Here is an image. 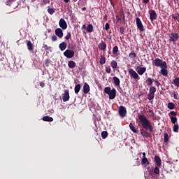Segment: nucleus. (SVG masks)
I'll use <instances>...</instances> for the list:
<instances>
[{
	"mask_svg": "<svg viewBox=\"0 0 179 179\" xmlns=\"http://www.w3.org/2000/svg\"><path fill=\"white\" fill-rule=\"evenodd\" d=\"M129 127L131 131L134 132V134H138V132H139V131H138V129L135 128V126L134 125V124H132V122L129 124Z\"/></svg>",
	"mask_w": 179,
	"mask_h": 179,
	"instance_id": "6ab92c4d",
	"label": "nucleus"
},
{
	"mask_svg": "<svg viewBox=\"0 0 179 179\" xmlns=\"http://www.w3.org/2000/svg\"><path fill=\"white\" fill-rule=\"evenodd\" d=\"M167 107L169 110H174V108H176V104H174L173 102H169Z\"/></svg>",
	"mask_w": 179,
	"mask_h": 179,
	"instance_id": "a878e982",
	"label": "nucleus"
},
{
	"mask_svg": "<svg viewBox=\"0 0 179 179\" xmlns=\"http://www.w3.org/2000/svg\"><path fill=\"white\" fill-rule=\"evenodd\" d=\"M138 160H139V159H137V161H136V166H139V164H140V162H139V161H138Z\"/></svg>",
	"mask_w": 179,
	"mask_h": 179,
	"instance_id": "13d9d810",
	"label": "nucleus"
},
{
	"mask_svg": "<svg viewBox=\"0 0 179 179\" xmlns=\"http://www.w3.org/2000/svg\"><path fill=\"white\" fill-rule=\"evenodd\" d=\"M169 117H177V112L172 110L169 113Z\"/></svg>",
	"mask_w": 179,
	"mask_h": 179,
	"instance_id": "a19ab883",
	"label": "nucleus"
},
{
	"mask_svg": "<svg viewBox=\"0 0 179 179\" xmlns=\"http://www.w3.org/2000/svg\"><path fill=\"white\" fill-rule=\"evenodd\" d=\"M69 99H71V96H69V90H66L62 94V100L64 103H65L69 101Z\"/></svg>",
	"mask_w": 179,
	"mask_h": 179,
	"instance_id": "6e6552de",
	"label": "nucleus"
},
{
	"mask_svg": "<svg viewBox=\"0 0 179 179\" xmlns=\"http://www.w3.org/2000/svg\"><path fill=\"white\" fill-rule=\"evenodd\" d=\"M178 129H179L178 124H174L173 127V132H176V134L178 133Z\"/></svg>",
	"mask_w": 179,
	"mask_h": 179,
	"instance_id": "c9c22d12",
	"label": "nucleus"
},
{
	"mask_svg": "<svg viewBox=\"0 0 179 179\" xmlns=\"http://www.w3.org/2000/svg\"><path fill=\"white\" fill-rule=\"evenodd\" d=\"M136 23L137 24V28L140 31H145V28L143 27V24H142V21H141V18L136 17Z\"/></svg>",
	"mask_w": 179,
	"mask_h": 179,
	"instance_id": "0eeeda50",
	"label": "nucleus"
},
{
	"mask_svg": "<svg viewBox=\"0 0 179 179\" xmlns=\"http://www.w3.org/2000/svg\"><path fill=\"white\" fill-rule=\"evenodd\" d=\"M107 136H108V133L106 131H103L101 132V137L103 139H106V138H107Z\"/></svg>",
	"mask_w": 179,
	"mask_h": 179,
	"instance_id": "e433bc0d",
	"label": "nucleus"
},
{
	"mask_svg": "<svg viewBox=\"0 0 179 179\" xmlns=\"http://www.w3.org/2000/svg\"><path fill=\"white\" fill-rule=\"evenodd\" d=\"M59 26L63 30H65L68 27V24H66V21L64 20L63 18H61L59 22Z\"/></svg>",
	"mask_w": 179,
	"mask_h": 179,
	"instance_id": "1a4fd4ad",
	"label": "nucleus"
},
{
	"mask_svg": "<svg viewBox=\"0 0 179 179\" xmlns=\"http://www.w3.org/2000/svg\"><path fill=\"white\" fill-rule=\"evenodd\" d=\"M41 87H44L45 86V84L44 83H40Z\"/></svg>",
	"mask_w": 179,
	"mask_h": 179,
	"instance_id": "5fc2aeb1",
	"label": "nucleus"
},
{
	"mask_svg": "<svg viewBox=\"0 0 179 179\" xmlns=\"http://www.w3.org/2000/svg\"><path fill=\"white\" fill-rule=\"evenodd\" d=\"M150 0H143V3H149Z\"/></svg>",
	"mask_w": 179,
	"mask_h": 179,
	"instance_id": "6e6d98bb",
	"label": "nucleus"
},
{
	"mask_svg": "<svg viewBox=\"0 0 179 179\" xmlns=\"http://www.w3.org/2000/svg\"><path fill=\"white\" fill-rule=\"evenodd\" d=\"M52 41H57L58 40V38L57 37V36L53 35L51 38Z\"/></svg>",
	"mask_w": 179,
	"mask_h": 179,
	"instance_id": "de8ad7c7",
	"label": "nucleus"
},
{
	"mask_svg": "<svg viewBox=\"0 0 179 179\" xmlns=\"http://www.w3.org/2000/svg\"><path fill=\"white\" fill-rule=\"evenodd\" d=\"M156 92V87H150L149 90V93H151L152 94H155V92Z\"/></svg>",
	"mask_w": 179,
	"mask_h": 179,
	"instance_id": "ea45409f",
	"label": "nucleus"
},
{
	"mask_svg": "<svg viewBox=\"0 0 179 179\" xmlns=\"http://www.w3.org/2000/svg\"><path fill=\"white\" fill-rule=\"evenodd\" d=\"M66 42H62L59 45V48L61 50V51H64L66 50Z\"/></svg>",
	"mask_w": 179,
	"mask_h": 179,
	"instance_id": "aec40b11",
	"label": "nucleus"
},
{
	"mask_svg": "<svg viewBox=\"0 0 179 179\" xmlns=\"http://www.w3.org/2000/svg\"><path fill=\"white\" fill-rule=\"evenodd\" d=\"M99 49L101 51H106L107 48V43L103 41H101V43L99 44Z\"/></svg>",
	"mask_w": 179,
	"mask_h": 179,
	"instance_id": "4468645a",
	"label": "nucleus"
},
{
	"mask_svg": "<svg viewBox=\"0 0 179 179\" xmlns=\"http://www.w3.org/2000/svg\"><path fill=\"white\" fill-rule=\"evenodd\" d=\"M68 66L70 68V69H73V68L76 66V63L73 60H70L68 62Z\"/></svg>",
	"mask_w": 179,
	"mask_h": 179,
	"instance_id": "a211bd4d",
	"label": "nucleus"
},
{
	"mask_svg": "<svg viewBox=\"0 0 179 179\" xmlns=\"http://www.w3.org/2000/svg\"><path fill=\"white\" fill-rule=\"evenodd\" d=\"M129 58H131L132 59L136 58V53H135L134 52H131L129 54Z\"/></svg>",
	"mask_w": 179,
	"mask_h": 179,
	"instance_id": "58836bf2",
	"label": "nucleus"
},
{
	"mask_svg": "<svg viewBox=\"0 0 179 179\" xmlns=\"http://www.w3.org/2000/svg\"><path fill=\"white\" fill-rule=\"evenodd\" d=\"M155 162L156 166L157 167H161V166H162V159H160V157L156 155L155 157Z\"/></svg>",
	"mask_w": 179,
	"mask_h": 179,
	"instance_id": "dca6fc26",
	"label": "nucleus"
},
{
	"mask_svg": "<svg viewBox=\"0 0 179 179\" xmlns=\"http://www.w3.org/2000/svg\"><path fill=\"white\" fill-rule=\"evenodd\" d=\"M112 52L113 55H118V46L115 45L113 47Z\"/></svg>",
	"mask_w": 179,
	"mask_h": 179,
	"instance_id": "c85d7f7f",
	"label": "nucleus"
},
{
	"mask_svg": "<svg viewBox=\"0 0 179 179\" xmlns=\"http://www.w3.org/2000/svg\"><path fill=\"white\" fill-rule=\"evenodd\" d=\"M106 72H107V73H111V68L108 66L107 67H106Z\"/></svg>",
	"mask_w": 179,
	"mask_h": 179,
	"instance_id": "49530a36",
	"label": "nucleus"
},
{
	"mask_svg": "<svg viewBox=\"0 0 179 179\" xmlns=\"http://www.w3.org/2000/svg\"><path fill=\"white\" fill-rule=\"evenodd\" d=\"M117 62L115 60H113L110 62V66L113 68V69H117Z\"/></svg>",
	"mask_w": 179,
	"mask_h": 179,
	"instance_id": "cd10ccee",
	"label": "nucleus"
},
{
	"mask_svg": "<svg viewBox=\"0 0 179 179\" xmlns=\"http://www.w3.org/2000/svg\"><path fill=\"white\" fill-rule=\"evenodd\" d=\"M80 84H77L75 87H74V92L76 93V94H78V93H79V92H80Z\"/></svg>",
	"mask_w": 179,
	"mask_h": 179,
	"instance_id": "393cba45",
	"label": "nucleus"
},
{
	"mask_svg": "<svg viewBox=\"0 0 179 179\" xmlns=\"http://www.w3.org/2000/svg\"><path fill=\"white\" fill-rule=\"evenodd\" d=\"M121 20V18H118V19H117V20Z\"/></svg>",
	"mask_w": 179,
	"mask_h": 179,
	"instance_id": "774afa93",
	"label": "nucleus"
},
{
	"mask_svg": "<svg viewBox=\"0 0 179 179\" xmlns=\"http://www.w3.org/2000/svg\"><path fill=\"white\" fill-rule=\"evenodd\" d=\"M104 93L108 94L110 100H114L115 99V96H117V90L115 88H113L110 87H106L104 88Z\"/></svg>",
	"mask_w": 179,
	"mask_h": 179,
	"instance_id": "f03ea898",
	"label": "nucleus"
},
{
	"mask_svg": "<svg viewBox=\"0 0 179 179\" xmlns=\"http://www.w3.org/2000/svg\"><path fill=\"white\" fill-rule=\"evenodd\" d=\"M173 99H175V100H178V96H177V94H176V92H173Z\"/></svg>",
	"mask_w": 179,
	"mask_h": 179,
	"instance_id": "864d4df0",
	"label": "nucleus"
},
{
	"mask_svg": "<svg viewBox=\"0 0 179 179\" xmlns=\"http://www.w3.org/2000/svg\"><path fill=\"white\" fill-rule=\"evenodd\" d=\"M15 5H16V2L15 1H13L10 3V6L13 8V9H16V6H15Z\"/></svg>",
	"mask_w": 179,
	"mask_h": 179,
	"instance_id": "a18cd8bd",
	"label": "nucleus"
},
{
	"mask_svg": "<svg viewBox=\"0 0 179 179\" xmlns=\"http://www.w3.org/2000/svg\"><path fill=\"white\" fill-rule=\"evenodd\" d=\"M119 115L122 118L127 115V108H125L124 106H120L119 107Z\"/></svg>",
	"mask_w": 179,
	"mask_h": 179,
	"instance_id": "9d476101",
	"label": "nucleus"
},
{
	"mask_svg": "<svg viewBox=\"0 0 179 179\" xmlns=\"http://www.w3.org/2000/svg\"><path fill=\"white\" fill-rule=\"evenodd\" d=\"M42 48H43L45 51L48 50V46L46 44H43Z\"/></svg>",
	"mask_w": 179,
	"mask_h": 179,
	"instance_id": "8fccbe9b",
	"label": "nucleus"
},
{
	"mask_svg": "<svg viewBox=\"0 0 179 179\" xmlns=\"http://www.w3.org/2000/svg\"><path fill=\"white\" fill-rule=\"evenodd\" d=\"M82 29H86V25L85 24L83 25Z\"/></svg>",
	"mask_w": 179,
	"mask_h": 179,
	"instance_id": "e2e57ef3",
	"label": "nucleus"
},
{
	"mask_svg": "<svg viewBox=\"0 0 179 179\" xmlns=\"http://www.w3.org/2000/svg\"><path fill=\"white\" fill-rule=\"evenodd\" d=\"M155 99V94L149 92L148 94V99L150 101Z\"/></svg>",
	"mask_w": 179,
	"mask_h": 179,
	"instance_id": "f704fd0d",
	"label": "nucleus"
},
{
	"mask_svg": "<svg viewBox=\"0 0 179 179\" xmlns=\"http://www.w3.org/2000/svg\"><path fill=\"white\" fill-rule=\"evenodd\" d=\"M172 19H173L174 22H179V14L176 13L172 15Z\"/></svg>",
	"mask_w": 179,
	"mask_h": 179,
	"instance_id": "7c9ffc66",
	"label": "nucleus"
},
{
	"mask_svg": "<svg viewBox=\"0 0 179 179\" xmlns=\"http://www.w3.org/2000/svg\"><path fill=\"white\" fill-rule=\"evenodd\" d=\"M110 5H111L112 6H114V2H113V1H111V2H110Z\"/></svg>",
	"mask_w": 179,
	"mask_h": 179,
	"instance_id": "680f3d73",
	"label": "nucleus"
},
{
	"mask_svg": "<svg viewBox=\"0 0 179 179\" xmlns=\"http://www.w3.org/2000/svg\"><path fill=\"white\" fill-rule=\"evenodd\" d=\"M136 71L138 75L142 76V75L146 72V67L137 66Z\"/></svg>",
	"mask_w": 179,
	"mask_h": 179,
	"instance_id": "f8f14e48",
	"label": "nucleus"
},
{
	"mask_svg": "<svg viewBox=\"0 0 179 179\" xmlns=\"http://www.w3.org/2000/svg\"><path fill=\"white\" fill-rule=\"evenodd\" d=\"M148 113H153V110H149L148 111Z\"/></svg>",
	"mask_w": 179,
	"mask_h": 179,
	"instance_id": "0e129e2a",
	"label": "nucleus"
},
{
	"mask_svg": "<svg viewBox=\"0 0 179 179\" xmlns=\"http://www.w3.org/2000/svg\"><path fill=\"white\" fill-rule=\"evenodd\" d=\"M48 12L50 15H54L55 13V10L53 8H48Z\"/></svg>",
	"mask_w": 179,
	"mask_h": 179,
	"instance_id": "c03bdc74",
	"label": "nucleus"
},
{
	"mask_svg": "<svg viewBox=\"0 0 179 179\" xmlns=\"http://www.w3.org/2000/svg\"><path fill=\"white\" fill-rule=\"evenodd\" d=\"M90 92V86H89V84L87 83H84L83 85V93L85 94H87Z\"/></svg>",
	"mask_w": 179,
	"mask_h": 179,
	"instance_id": "2eb2a0df",
	"label": "nucleus"
},
{
	"mask_svg": "<svg viewBox=\"0 0 179 179\" xmlns=\"http://www.w3.org/2000/svg\"><path fill=\"white\" fill-rule=\"evenodd\" d=\"M124 27H121L120 28V33H121V34H124Z\"/></svg>",
	"mask_w": 179,
	"mask_h": 179,
	"instance_id": "603ef678",
	"label": "nucleus"
},
{
	"mask_svg": "<svg viewBox=\"0 0 179 179\" xmlns=\"http://www.w3.org/2000/svg\"><path fill=\"white\" fill-rule=\"evenodd\" d=\"M110 29V24L106 23L105 24V30H109Z\"/></svg>",
	"mask_w": 179,
	"mask_h": 179,
	"instance_id": "09e8293b",
	"label": "nucleus"
},
{
	"mask_svg": "<svg viewBox=\"0 0 179 179\" xmlns=\"http://www.w3.org/2000/svg\"><path fill=\"white\" fill-rule=\"evenodd\" d=\"M169 134L167 133H164V142H165V143H166V142H169Z\"/></svg>",
	"mask_w": 179,
	"mask_h": 179,
	"instance_id": "4c0bfd02",
	"label": "nucleus"
},
{
	"mask_svg": "<svg viewBox=\"0 0 179 179\" xmlns=\"http://www.w3.org/2000/svg\"><path fill=\"white\" fill-rule=\"evenodd\" d=\"M149 14L151 22H153V20H156V19L157 18V14L156 13V11L155 10H150L149 11Z\"/></svg>",
	"mask_w": 179,
	"mask_h": 179,
	"instance_id": "9b49d317",
	"label": "nucleus"
},
{
	"mask_svg": "<svg viewBox=\"0 0 179 179\" xmlns=\"http://www.w3.org/2000/svg\"><path fill=\"white\" fill-rule=\"evenodd\" d=\"M159 166H155V169H154V173L155 174H160V169H159Z\"/></svg>",
	"mask_w": 179,
	"mask_h": 179,
	"instance_id": "79ce46f5",
	"label": "nucleus"
},
{
	"mask_svg": "<svg viewBox=\"0 0 179 179\" xmlns=\"http://www.w3.org/2000/svg\"><path fill=\"white\" fill-rule=\"evenodd\" d=\"M43 121H45L47 122H52L54 121V118L50 116H45L43 117Z\"/></svg>",
	"mask_w": 179,
	"mask_h": 179,
	"instance_id": "412c9836",
	"label": "nucleus"
},
{
	"mask_svg": "<svg viewBox=\"0 0 179 179\" xmlns=\"http://www.w3.org/2000/svg\"><path fill=\"white\" fill-rule=\"evenodd\" d=\"M122 19L123 20H125V15H124V13H122Z\"/></svg>",
	"mask_w": 179,
	"mask_h": 179,
	"instance_id": "bf43d9fd",
	"label": "nucleus"
},
{
	"mask_svg": "<svg viewBox=\"0 0 179 179\" xmlns=\"http://www.w3.org/2000/svg\"><path fill=\"white\" fill-rule=\"evenodd\" d=\"M169 41H172L173 43H176V41H178L179 34L176 32H171L169 34Z\"/></svg>",
	"mask_w": 179,
	"mask_h": 179,
	"instance_id": "20e7f679",
	"label": "nucleus"
},
{
	"mask_svg": "<svg viewBox=\"0 0 179 179\" xmlns=\"http://www.w3.org/2000/svg\"><path fill=\"white\" fill-rule=\"evenodd\" d=\"M99 63L101 65H104L106 64V57L101 55Z\"/></svg>",
	"mask_w": 179,
	"mask_h": 179,
	"instance_id": "473e14b6",
	"label": "nucleus"
},
{
	"mask_svg": "<svg viewBox=\"0 0 179 179\" xmlns=\"http://www.w3.org/2000/svg\"><path fill=\"white\" fill-rule=\"evenodd\" d=\"M167 64L166 67H161V73L163 76H169V71H167Z\"/></svg>",
	"mask_w": 179,
	"mask_h": 179,
	"instance_id": "f3484780",
	"label": "nucleus"
},
{
	"mask_svg": "<svg viewBox=\"0 0 179 179\" xmlns=\"http://www.w3.org/2000/svg\"><path fill=\"white\" fill-rule=\"evenodd\" d=\"M55 33L59 38H62L64 37V31H62V29L61 28H57L55 29Z\"/></svg>",
	"mask_w": 179,
	"mask_h": 179,
	"instance_id": "ddd939ff",
	"label": "nucleus"
},
{
	"mask_svg": "<svg viewBox=\"0 0 179 179\" xmlns=\"http://www.w3.org/2000/svg\"><path fill=\"white\" fill-rule=\"evenodd\" d=\"M72 37V34L71 32H68L66 36L64 37L65 40H69Z\"/></svg>",
	"mask_w": 179,
	"mask_h": 179,
	"instance_id": "37998d69",
	"label": "nucleus"
},
{
	"mask_svg": "<svg viewBox=\"0 0 179 179\" xmlns=\"http://www.w3.org/2000/svg\"><path fill=\"white\" fill-rule=\"evenodd\" d=\"M110 2H113V0H109Z\"/></svg>",
	"mask_w": 179,
	"mask_h": 179,
	"instance_id": "338daca9",
	"label": "nucleus"
},
{
	"mask_svg": "<svg viewBox=\"0 0 179 179\" xmlns=\"http://www.w3.org/2000/svg\"><path fill=\"white\" fill-rule=\"evenodd\" d=\"M113 83L115 86H120V78H118V77H113Z\"/></svg>",
	"mask_w": 179,
	"mask_h": 179,
	"instance_id": "5701e85b",
	"label": "nucleus"
},
{
	"mask_svg": "<svg viewBox=\"0 0 179 179\" xmlns=\"http://www.w3.org/2000/svg\"><path fill=\"white\" fill-rule=\"evenodd\" d=\"M147 158L146 157V152H143V159Z\"/></svg>",
	"mask_w": 179,
	"mask_h": 179,
	"instance_id": "4d7b16f0",
	"label": "nucleus"
},
{
	"mask_svg": "<svg viewBox=\"0 0 179 179\" xmlns=\"http://www.w3.org/2000/svg\"><path fill=\"white\" fill-rule=\"evenodd\" d=\"M138 120L140 123L141 124L142 129H140L141 135L143 136V138H150V134L148 132H153V125L152 122L145 116L144 115H138Z\"/></svg>",
	"mask_w": 179,
	"mask_h": 179,
	"instance_id": "f257e3e1",
	"label": "nucleus"
},
{
	"mask_svg": "<svg viewBox=\"0 0 179 179\" xmlns=\"http://www.w3.org/2000/svg\"><path fill=\"white\" fill-rule=\"evenodd\" d=\"M27 47L29 50V51H33V48H34V47L33 46V43H31V41H29L27 43Z\"/></svg>",
	"mask_w": 179,
	"mask_h": 179,
	"instance_id": "b1692460",
	"label": "nucleus"
},
{
	"mask_svg": "<svg viewBox=\"0 0 179 179\" xmlns=\"http://www.w3.org/2000/svg\"><path fill=\"white\" fill-rule=\"evenodd\" d=\"M166 64L167 63L166 61H163L159 57L155 58L152 62V65H154V66H157V68H166Z\"/></svg>",
	"mask_w": 179,
	"mask_h": 179,
	"instance_id": "7ed1b4c3",
	"label": "nucleus"
},
{
	"mask_svg": "<svg viewBox=\"0 0 179 179\" xmlns=\"http://www.w3.org/2000/svg\"><path fill=\"white\" fill-rule=\"evenodd\" d=\"M155 83V86H157V87H159L160 86V83H159V80H154Z\"/></svg>",
	"mask_w": 179,
	"mask_h": 179,
	"instance_id": "3c124183",
	"label": "nucleus"
},
{
	"mask_svg": "<svg viewBox=\"0 0 179 179\" xmlns=\"http://www.w3.org/2000/svg\"><path fill=\"white\" fill-rule=\"evenodd\" d=\"M141 164L144 166H149V164H150V162H149V160L148 159V158H142Z\"/></svg>",
	"mask_w": 179,
	"mask_h": 179,
	"instance_id": "4be33fe9",
	"label": "nucleus"
},
{
	"mask_svg": "<svg viewBox=\"0 0 179 179\" xmlns=\"http://www.w3.org/2000/svg\"><path fill=\"white\" fill-rule=\"evenodd\" d=\"M171 122L173 124H176L178 119L177 117L170 116Z\"/></svg>",
	"mask_w": 179,
	"mask_h": 179,
	"instance_id": "c756f323",
	"label": "nucleus"
},
{
	"mask_svg": "<svg viewBox=\"0 0 179 179\" xmlns=\"http://www.w3.org/2000/svg\"><path fill=\"white\" fill-rule=\"evenodd\" d=\"M128 72L131 78H133V79H134L135 80H136V79H140L139 75H138V73H136V71H135L134 69H129Z\"/></svg>",
	"mask_w": 179,
	"mask_h": 179,
	"instance_id": "39448f33",
	"label": "nucleus"
},
{
	"mask_svg": "<svg viewBox=\"0 0 179 179\" xmlns=\"http://www.w3.org/2000/svg\"><path fill=\"white\" fill-rule=\"evenodd\" d=\"M70 0H64V1L66 3H68L69 2Z\"/></svg>",
	"mask_w": 179,
	"mask_h": 179,
	"instance_id": "052dcab7",
	"label": "nucleus"
},
{
	"mask_svg": "<svg viewBox=\"0 0 179 179\" xmlns=\"http://www.w3.org/2000/svg\"><path fill=\"white\" fill-rule=\"evenodd\" d=\"M83 10H86V7L82 8Z\"/></svg>",
	"mask_w": 179,
	"mask_h": 179,
	"instance_id": "69168bd1",
	"label": "nucleus"
},
{
	"mask_svg": "<svg viewBox=\"0 0 179 179\" xmlns=\"http://www.w3.org/2000/svg\"><path fill=\"white\" fill-rule=\"evenodd\" d=\"M87 33L93 32V25L92 24H90L87 26Z\"/></svg>",
	"mask_w": 179,
	"mask_h": 179,
	"instance_id": "bb28decb",
	"label": "nucleus"
},
{
	"mask_svg": "<svg viewBox=\"0 0 179 179\" xmlns=\"http://www.w3.org/2000/svg\"><path fill=\"white\" fill-rule=\"evenodd\" d=\"M147 86H152L153 85V80L150 78H147L146 80Z\"/></svg>",
	"mask_w": 179,
	"mask_h": 179,
	"instance_id": "2f4dec72",
	"label": "nucleus"
},
{
	"mask_svg": "<svg viewBox=\"0 0 179 179\" xmlns=\"http://www.w3.org/2000/svg\"><path fill=\"white\" fill-rule=\"evenodd\" d=\"M64 55L66 58H73V57H75V52L72 50H66L64 52Z\"/></svg>",
	"mask_w": 179,
	"mask_h": 179,
	"instance_id": "423d86ee",
	"label": "nucleus"
},
{
	"mask_svg": "<svg viewBox=\"0 0 179 179\" xmlns=\"http://www.w3.org/2000/svg\"><path fill=\"white\" fill-rule=\"evenodd\" d=\"M173 85L177 87H179V77H177L173 80Z\"/></svg>",
	"mask_w": 179,
	"mask_h": 179,
	"instance_id": "72a5a7b5",
	"label": "nucleus"
}]
</instances>
